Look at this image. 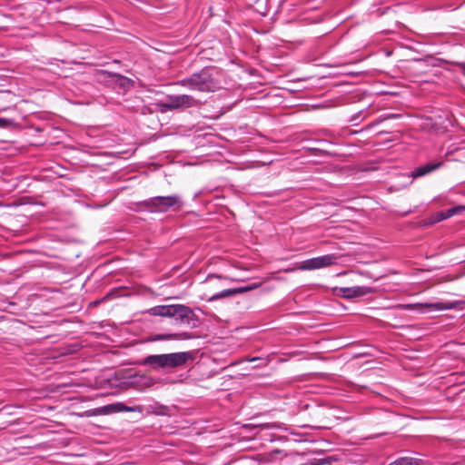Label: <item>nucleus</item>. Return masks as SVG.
<instances>
[{
	"label": "nucleus",
	"instance_id": "nucleus-1",
	"mask_svg": "<svg viewBox=\"0 0 465 465\" xmlns=\"http://www.w3.org/2000/svg\"><path fill=\"white\" fill-rule=\"evenodd\" d=\"M223 72L215 66H206L176 82L190 91L213 93L222 87Z\"/></svg>",
	"mask_w": 465,
	"mask_h": 465
},
{
	"label": "nucleus",
	"instance_id": "nucleus-2",
	"mask_svg": "<svg viewBox=\"0 0 465 465\" xmlns=\"http://www.w3.org/2000/svg\"><path fill=\"white\" fill-rule=\"evenodd\" d=\"M192 359V351L150 354L137 361V364L150 367L153 371H169L185 365Z\"/></svg>",
	"mask_w": 465,
	"mask_h": 465
},
{
	"label": "nucleus",
	"instance_id": "nucleus-3",
	"mask_svg": "<svg viewBox=\"0 0 465 465\" xmlns=\"http://www.w3.org/2000/svg\"><path fill=\"white\" fill-rule=\"evenodd\" d=\"M153 316L174 318L179 323L186 324L192 329L200 325V320L193 311L183 304L157 305L149 310Z\"/></svg>",
	"mask_w": 465,
	"mask_h": 465
},
{
	"label": "nucleus",
	"instance_id": "nucleus-4",
	"mask_svg": "<svg viewBox=\"0 0 465 465\" xmlns=\"http://www.w3.org/2000/svg\"><path fill=\"white\" fill-rule=\"evenodd\" d=\"M137 204L140 210L151 213H165L170 211H180L183 207L184 203L179 194H172L150 197L139 202Z\"/></svg>",
	"mask_w": 465,
	"mask_h": 465
},
{
	"label": "nucleus",
	"instance_id": "nucleus-5",
	"mask_svg": "<svg viewBox=\"0 0 465 465\" xmlns=\"http://www.w3.org/2000/svg\"><path fill=\"white\" fill-rule=\"evenodd\" d=\"M197 104V100L190 94L167 95L164 101L158 104L162 112L185 110Z\"/></svg>",
	"mask_w": 465,
	"mask_h": 465
},
{
	"label": "nucleus",
	"instance_id": "nucleus-6",
	"mask_svg": "<svg viewBox=\"0 0 465 465\" xmlns=\"http://www.w3.org/2000/svg\"><path fill=\"white\" fill-rule=\"evenodd\" d=\"M464 302L462 301H452V302H442L437 301L432 302L424 303H414L406 304L405 307L411 310H416L420 313H430L434 312H440L444 310H453L460 307Z\"/></svg>",
	"mask_w": 465,
	"mask_h": 465
},
{
	"label": "nucleus",
	"instance_id": "nucleus-7",
	"mask_svg": "<svg viewBox=\"0 0 465 465\" xmlns=\"http://www.w3.org/2000/svg\"><path fill=\"white\" fill-rule=\"evenodd\" d=\"M337 260L338 256L334 253L313 257L303 261L301 269L305 271L322 269L335 264Z\"/></svg>",
	"mask_w": 465,
	"mask_h": 465
},
{
	"label": "nucleus",
	"instance_id": "nucleus-8",
	"mask_svg": "<svg viewBox=\"0 0 465 465\" xmlns=\"http://www.w3.org/2000/svg\"><path fill=\"white\" fill-rule=\"evenodd\" d=\"M143 411V405L129 406L124 402H114V403L102 406L98 409L94 410L93 411L94 413L101 414V415H109L112 413H118V412H124V411L137 412V411Z\"/></svg>",
	"mask_w": 465,
	"mask_h": 465
},
{
	"label": "nucleus",
	"instance_id": "nucleus-9",
	"mask_svg": "<svg viewBox=\"0 0 465 465\" xmlns=\"http://www.w3.org/2000/svg\"><path fill=\"white\" fill-rule=\"evenodd\" d=\"M196 338V335L191 332H164V333H152L148 337L149 341H186Z\"/></svg>",
	"mask_w": 465,
	"mask_h": 465
},
{
	"label": "nucleus",
	"instance_id": "nucleus-10",
	"mask_svg": "<svg viewBox=\"0 0 465 465\" xmlns=\"http://www.w3.org/2000/svg\"><path fill=\"white\" fill-rule=\"evenodd\" d=\"M443 165L442 162H428L413 168L410 177L412 180L426 176L434 171L440 169Z\"/></svg>",
	"mask_w": 465,
	"mask_h": 465
},
{
	"label": "nucleus",
	"instance_id": "nucleus-11",
	"mask_svg": "<svg viewBox=\"0 0 465 465\" xmlns=\"http://www.w3.org/2000/svg\"><path fill=\"white\" fill-rule=\"evenodd\" d=\"M372 292V288L368 286L341 287L339 295L346 299L362 297Z\"/></svg>",
	"mask_w": 465,
	"mask_h": 465
},
{
	"label": "nucleus",
	"instance_id": "nucleus-12",
	"mask_svg": "<svg viewBox=\"0 0 465 465\" xmlns=\"http://www.w3.org/2000/svg\"><path fill=\"white\" fill-rule=\"evenodd\" d=\"M143 411H137L141 414V416L143 415H150L154 414L158 416H171L172 415V410L170 407L163 405L159 402H153V404H150L148 406H143Z\"/></svg>",
	"mask_w": 465,
	"mask_h": 465
},
{
	"label": "nucleus",
	"instance_id": "nucleus-13",
	"mask_svg": "<svg viewBox=\"0 0 465 465\" xmlns=\"http://www.w3.org/2000/svg\"><path fill=\"white\" fill-rule=\"evenodd\" d=\"M389 465H423V460L412 457H401Z\"/></svg>",
	"mask_w": 465,
	"mask_h": 465
},
{
	"label": "nucleus",
	"instance_id": "nucleus-14",
	"mask_svg": "<svg viewBox=\"0 0 465 465\" xmlns=\"http://www.w3.org/2000/svg\"><path fill=\"white\" fill-rule=\"evenodd\" d=\"M444 220H447L444 210L439 211L433 213L430 218H428L427 222L425 223V225L430 226Z\"/></svg>",
	"mask_w": 465,
	"mask_h": 465
},
{
	"label": "nucleus",
	"instance_id": "nucleus-15",
	"mask_svg": "<svg viewBox=\"0 0 465 465\" xmlns=\"http://www.w3.org/2000/svg\"><path fill=\"white\" fill-rule=\"evenodd\" d=\"M236 295L235 288L225 289L219 292L214 293L210 299V302L216 301L219 299L228 298Z\"/></svg>",
	"mask_w": 465,
	"mask_h": 465
},
{
	"label": "nucleus",
	"instance_id": "nucleus-16",
	"mask_svg": "<svg viewBox=\"0 0 465 465\" xmlns=\"http://www.w3.org/2000/svg\"><path fill=\"white\" fill-rule=\"evenodd\" d=\"M465 211V205H456L447 210H444L447 219L461 214Z\"/></svg>",
	"mask_w": 465,
	"mask_h": 465
},
{
	"label": "nucleus",
	"instance_id": "nucleus-17",
	"mask_svg": "<svg viewBox=\"0 0 465 465\" xmlns=\"http://www.w3.org/2000/svg\"><path fill=\"white\" fill-rule=\"evenodd\" d=\"M365 116H366V114H365L364 110H361L357 114H352L350 117L349 122L352 125H357L361 121H362L365 118Z\"/></svg>",
	"mask_w": 465,
	"mask_h": 465
},
{
	"label": "nucleus",
	"instance_id": "nucleus-18",
	"mask_svg": "<svg viewBox=\"0 0 465 465\" xmlns=\"http://www.w3.org/2000/svg\"><path fill=\"white\" fill-rule=\"evenodd\" d=\"M246 361L250 362H256V364L254 365L255 368L264 367L268 364V359L262 357H252L247 359Z\"/></svg>",
	"mask_w": 465,
	"mask_h": 465
},
{
	"label": "nucleus",
	"instance_id": "nucleus-19",
	"mask_svg": "<svg viewBox=\"0 0 465 465\" xmlns=\"http://www.w3.org/2000/svg\"><path fill=\"white\" fill-rule=\"evenodd\" d=\"M252 289H253V287L252 285H246V286H243V287L235 288L236 294L243 293V292L251 291Z\"/></svg>",
	"mask_w": 465,
	"mask_h": 465
},
{
	"label": "nucleus",
	"instance_id": "nucleus-20",
	"mask_svg": "<svg viewBox=\"0 0 465 465\" xmlns=\"http://www.w3.org/2000/svg\"><path fill=\"white\" fill-rule=\"evenodd\" d=\"M114 75L118 77L121 80V85H124L125 82H129L130 81L129 78H127L126 76H124L122 74H114Z\"/></svg>",
	"mask_w": 465,
	"mask_h": 465
},
{
	"label": "nucleus",
	"instance_id": "nucleus-21",
	"mask_svg": "<svg viewBox=\"0 0 465 465\" xmlns=\"http://www.w3.org/2000/svg\"><path fill=\"white\" fill-rule=\"evenodd\" d=\"M9 120L6 118H0V126L5 127L8 124Z\"/></svg>",
	"mask_w": 465,
	"mask_h": 465
},
{
	"label": "nucleus",
	"instance_id": "nucleus-22",
	"mask_svg": "<svg viewBox=\"0 0 465 465\" xmlns=\"http://www.w3.org/2000/svg\"><path fill=\"white\" fill-rule=\"evenodd\" d=\"M458 65H459V68L460 69L462 74L465 76V63H460Z\"/></svg>",
	"mask_w": 465,
	"mask_h": 465
},
{
	"label": "nucleus",
	"instance_id": "nucleus-23",
	"mask_svg": "<svg viewBox=\"0 0 465 465\" xmlns=\"http://www.w3.org/2000/svg\"><path fill=\"white\" fill-rule=\"evenodd\" d=\"M108 297H109V295L107 294V295H106V296H104L102 300H96V301H94V302H93V304H94V306H97L98 304H100V303L102 302V301H104V300L107 299Z\"/></svg>",
	"mask_w": 465,
	"mask_h": 465
},
{
	"label": "nucleus",
	"instance_id": "nucleus-24",
	"mask_svg": "<svg viewBox=\"0 0 465 465\" xmlns=\"http://www.w3.org/2000/svg\"><path fill=\"white\" fill-rule=\"evenodd\" d=\"M314 142L317 143H327L326 140H315Z\"/></svg>",
	"mask_w": 465,
	"mask_h": 465
},
{
	"label": "nucleus",
	"instance_id": "nucleus-25",
	"mask_svg": "<svg viewBox=\"0 0 465 465\" xmlns=\"http://www.w3.org/2000/svg\"><path fill=\"white\" fill-rule=\"evenodd\" d=\"M90 411H88L86 412V417H89V416H90V414H89V412H90Z\"/></svg>",
	"mask_w": 465,
	"mask_h": 465
}]
</instances>
